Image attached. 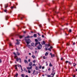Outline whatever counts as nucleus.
I'll use <instances>...</instances> for the list:
<instances>
[{
	"instance_id": "obj_1",
	"label": "nucleus",
	"mask_w": 77,
	"mask_h": 77,
	"mask_svg": "<svg viewBox=\"0 0 77 77\" xmlns=\"http://www.w3.org/2000/svg\"><path fill=\"white\" fill-rule=\"evenodd\" d=\"M35 47L38 49V50H41L42 47V46L40 44V42H36L35 43Z\"/></svg>"
},
{
	"instance_id": "obj_2",
	"label": "nucleus",
	"mask_w": 77,
	"mask_h": 77,
	"mask_svg": "<svg viewBox=\"0 0 77 77\" xmlns=\"http://www.w3.org/2000/svg\"><path fill=\"white\" fill-rule=\"evenodd\" d=\"M14 59H16V61L17 62H18L19 61V60H20V62L21 63V58H18V57H17V56H14Z\"/></svg>"
},
{
	"instance_id": "obj_3",
	"label": "nucleus",
	"mask_w": 77,
	"mask_h": 77,
	"mask_svg": "<svg viewBox=\"0 0 77 77\" xmlns=\"http://www.w3.org/2000/svg\"><path fill=\"white\" fill-rule=\"evenodd\" d=\"M55 69L54 67H53V69L52 70V73L51 74V75H53L52 77H54V75L55 74V70H54V69Z\"/></svg>"
},
{
	"instance_id": "obj_4",
	"label": "nucleus",
	"mask_w": 77,
	"mask_h": 77,
	"mask_svg": "<svg viewBox=\"0 0 77 77\" xmlns=\"http://www.w3.org/2000/svg\"><path fill=\"white\" fill-rule=\"evenodd\" d=\"M25 41L27 45H29V44L30 43V40L29 39H26Z\"/></svg>"
},
{
	"instance_id": "obj_5",
	"label": "nucleus",
	"mask_w": 77,
	"mask_h": 77,
	"mask_svg": "<svg viewBox=\"0 0 77 77\" xmlns=\"http://www.w3.org/2000/svg\"><path fill=\"white\" fill-rule=\"evenodd\" d=\"M18 20H19L20 18H20V20H23V17H22V15L21 14H19L18 15Z\"/></svg>"
},
{
	"instance_id": "obj_6",
	"label": "nucleus",
	"mask_w": 77,
	"mask_h": 77,
	"mask_svg": "<svg viewBox=\"0 0 77 77\" xmlns=\"http://www.w3.org/2000/svg\"><path fill=\"white\" fill-rule=\"evenodd\" d=\"M9 16H6L5 17V19L6 20H9Z\"/></svg>"
},
{
	"instance_id": "obj_7",
	"label": "nucleus",
	"mask_w": 77,
	"mask_h": 77,
	"mask_svg": "<svg viewBox=\"0 0 77 77\" xmlns=\"http://www.w3.org/2000/svg\"><path fill=\"white\" fill-rule=\"evenodd\" d=\"M65 63H66V64H67V63H69V65H71V64H72V63H71L70 62H69V61H66Z\"/></svg>"
},
{
	"instance_id": "obj_8",
	"label": "nucleus",
	"mask_w": 77,
	"mask_h": 77,
	"mask_svg": "<svg viewBox=\"0 0 77 77\" xmlns=\"http://www.w3.org/2000/svg\"><path fill=\"white\" fill-rule=\"evenodd\" d=\"M31 45L33 47H35V44L34 43H32L31 44Z\"/></svg>"
},
{
	"instance_id": "obj_9",
	"label": "nucleus",
	"mask_w": 77,
	"mask_h": 77,
	"mask_svg": "<svg viewBox=\"0 0 77 77\" xmlns=\"http://www.w3.org/2000/svg\"><path fill=\"white\" fill-rule=\"evenodd\" d=\"M24 62L26 64H28L29 63L28 61L26 60H24Z\"/></svg>"
},
{
	"instance_id": "obj_10",
	"label": "nucleus",
	"mask_w": 77,
	"mask_h": 77,
	"mask_svg": "<svg viewBox=\"0 0 77 77\" xmlns=\"http://www.w3.org/2000/svg\"><path fill=\"white\" fill-rule=\"evenodd\" d=\"M27 46L30 49H32V46L30 45H28Z\"/></svg>"
},
{
	"instance_id": "obj_11",
	"label": "nucleus",
	"mask_w": 77,
	"mask_h": 77,
	"mask_svg": "<svg viewBox=\"0 0 77 77\" xmlns=\"http://www.w3.org/2000/svg\"><path fill=\"white\" fill-rule=\"evenodd\" d=\"M32 68V66H31V67H27V69H31Z\"/></svg>"
},
{
	"instance_id": "obj_12",
	"label": "nucleus",
	"mask_w": 77,
	"mask_h": 77,
	"mask_svg": "<svg viewBox=\"0 0 77 77\" xmlns=\"http://www.w3.org/2000/svg\"><path fill=\"white\" fill-rule=\"evenodd\" d=\"M32 64H33V63H32V62H31L29 64V66H32Z\"/></svg>"
},
{
	"instance_id": "obj_13",
	"label": "nucleus",
	"mask_w": 77,
	"mask_h": 77,
	"mask_svg": "<svg viewBox=\"0 0 77 77\" xmlns=\"http://www.w3.org/2000/svg\"><path fill=\"white\" fill-rule=\"evenodd\" d=\"M45 42L44 41H43V42H42V45H45Z\"/></svg>"
},
{
	"instance_id": "obj_14",
	"label": "nucleus",
	"mask_w": 77,
	"mask_h": 77,
	"mask_svg": "<svg viewBox=\"0 0 77 77\" xmlns=\"http://www.w3.org/2000/svg\"><path fill=\"white\" fill-rule=\"evenodd\" d=\"M32 57L33 59H35V58H36V57L34 55H32Z\"/></svg>"
},
{
	"instance_id": "obj_15",
	"label": "nucleus",
	"mask_w": 77,
	"mask_h": 77,
	"mask_svg": "<svg viewBox=\"0 0 77 77\" xmlns=\"http://www.w3.org/2000/svg\"><path fill=\"white\" fill-rule=\"evenodd\" d=\"M16 41H17V42L16 43V44H20V42H18V40L17 39L16 40Z\"/></svg>"
},
{
	"instance_id": "obj_16",
	"label": "nucleus",
	"mask_w": 77,
	"mask_h": 77,
	"mask_svg": "<svg viewBox=\"0 0 77 77\" xmlns=\"http://www.w3.org/2000/svg\"><path fill=\"white\" fill-rule=\"evenodd\" d=\"M8 4H7L5 5V8H8Z\"/></svg>"
},
{
	"instance_id": "obj_17",
	"label": "nucleus",
	"mask_w": 77,
	"mask_h": 77,
	"mask_svg": "<svg viewBox=\"0 0 77 77\" xmlns=\"http://www.w3.org/2000/svg\"><path fill=\"white\" fill-rule=\"evenodd\" d=\"M48 54V52H46L45 54V56H47Z\"/></svg>"
},
{
	"instance_id": "obj_18",
	"label": "nucleus",
	"mask_w": 77,
	"mask_h": 77,
	"mask_svg": "<svg viewBox=\"0 0 77 77\" xmlns=\"http://www.w3.org/2000/svg\"><path fill=\"white\" fill-rule=\"evenodd\" d=\"M33 36L35 38H36V37L37 36V35L36 34H34Z\"/></svg>"
},
{
	"instance_id": "obj_19",
	"label": "nucleus",
	"mask_w": 77,
	"mask_h": 77,
	"mask_svg": "<svg viewBox=\"0 0 77 77\" xmlns=\"http://www.w3.org/2000/svg\"><path fill=\"white\" fill-rule=\"evenodd\" d=\"M18 66V65H14V66H15V69H17V66Z\"/></svg>"
},
{
	"instance_id": "obj_20",
	"label": "nucleus",
	"mask_w": 77,
	"mask_h": 77,
	"mask_svg": "<svg viewBox=\"0 0 77 77\" xmlns=\"http://www.w3.org/2000/svg\"><path fill=\"white\" fill-rule=\"evenodd\" d=\"M49 66H50V67H51V66H53V65H52V64H51V63H50Z\"/></svg>"
},
{
	"instance_id": "obj_21",
	"label": "nucleus",
	"mask_w": 77,
	"mask_h": 77,
	"mask_svg": "<svg viewBox=\"0 0 77 77\" xmlns=\"http://www.w3.org/2000/svg\"><path fill=\"white\" fill-rule=\"evenodd\" d=\"M57 10L56 7H55L53 9V11H55V12H56L55 11H56Z\"/></svg>"
},
{
	"instance_id": "obj_22",
	"label": "nucleus",
	"mask_w": 77,
	"mask_h": 77,
	"mask_svg": "<svg viewBox=\"0 0 77 77\" xmlns=\"http://www.w3.org/2000/svg\"><path fill=\"white\" fill-rule=\"evenodd\" d=\"M36 62V60H34L32 61L33 63H35Z\"/></svg>"
},
{
	"instance_id": "obj_23",
	"label": "nucleus",
	"mask_w": 77,
	"mask_h": 77,
	"mask_svg": "<svg viewBox=\"0 0 77 77\" xmlns=\"http://www.w3.org/2000/svg\"><path fill=\"white\" fill-rule=\"evenodd\" d=\"M70 45V44H69V43H67V44H66V45L67 46H69V45Z\"/></svg>"
},
{
	"instance_id": "obj_24",
	"label": "nucleus",
	"mask_w": 77,
	"mask_h": 77,
	"mask_svg": "<svg viewBox=\"0 0 77 77\" xmlns=\"http://www.w3.org/2000/svg\"><path fill=\"white\" fill-rule=\"evenodd\" d=\"M42 67V66L41 65H39L38 66V68L39 69H41Z\"/></svg>"
},
{
	"instance_id": "obj_25",
	"label": "nucleus",
	"mask_w": 77,
	"mask_h": 77,
	"mask_svg": "<svg viewBox=\"0 0 77 77\" xmlns=\"http://www.w3.org/2000/svg\"><path fill=\"white\" fill-rule=\"evenodd\" d=\"M73 64H74V65H73L74 66H76V65H77V64L76 63L75 64V63H74Z\"/></svg>"
},
{
	"instance_id": "obj_26",
	"label": "nucleus",
	"mask_w": 77,
	"mask_h": 77,
	"mask_svg": "<svg viewBox=\"0 0 77 77\" xmlns=\"http://www.w3.org/2000/svg\"><path fill=\"white\" fill-rule=\"evenodd\" d=\"M18 75V73H16L15 75V77H17Z\"/></svg>"
},
{
	"instance_id": "obj_27",
	"label": "nucleus",
	"mask_w": 77,
	"mask_h": 77,
	"mask_svg": "<svg viewBox=\"0 0 77 77\" xmlns=\"http://www.w3.org/2000/svg\"><path fill=\"white\" fill-rule=\"evenodd\" d=\"M35 69L36 70H38V66H36L35 67Z\"/></svg>"
},
{
	"instance_id": "obj_28",
	"label": "nucleus",
	"mask_w": 77,
	"mask_h": 77,
	"mask_svg": "<svg viewBox=\"0 0 77 77\" xmlns=\"http://www.w3.org/2000/svg\"><path fill=\"white\" fill-rule=\"evenodd\" d=\"M21 75L22 77H24V74H22Z\"/></svg>"
},
{
	"instance_id": "obj_29",
	"label": "nucleus",
	"mask_w": 77,
	"mask_h": 77,
	"mask_svg": "<svg viewBox=\"0 0 77 77\" xmlns=\"http://www.w3.org/2000/svg\"><path fill=\"white\" fill-rule=\"evenodd\" d=\"M4 11L5 12L7 13V9H5Z\"/></svg>"
},
{
	"instance_id": "obj_30",
	"label": "nucleus",
	"mask_w": 77,
	"mask_h": 77,
	"mask_svg": "<svg viewBox=\"0 0 77 77\" xmlns=\"http://www.w3.org/2000/svg\"><path fill=\"white\" fill-rule=\"evenodd\" d=\"M36 66V64L35 63H33L32 65V66Z\"/></svg>"
},
{
	"instance_id": "obj_31",
	"label": "nucleus",
	"mask_w": 77,
	"mask_h": 77,
	"mask_svg": "<svg viewBox=\"0 0 77 77\" xmlns=\"http://www.w3.org/2000/svg\"><path fill=\"white\" fill-rule=\"evenodd\" d=\"M14 8L15 9H16V6L15 5H13V6Z\"/></svg>"
},
{
	"instance_id": "obj_32",
	"label": "nucleus",
	"mask_w": 77,
	"mask_h": 77,
	"mask_svg": "<svg viewBox=\"0 0 77 77\" xmlns=\"http://www.w3.org/2000/svg\"><path fill=\"white\" fill-rule=\"evenodd\" d=\"M23 37V36H22V35H20L19 36L20 38H22Z\"/></svg>"
},
{
	"instance_id": "obj_33",
	"label": "nucleus",
	"mask_w": 77,
	"mask_h": 77,
	"mask_svg": "<svg viewBox=\"0 0 77 77\" xmlns=\"http://www.w3.org/2000/svg\"><path fill=\"white\" fill-rule=\"evenodd\" d=\"M43 59H45V56H43Z\"/></svg>"
},
{
	"instance_id": "obj_34",
	"label": "nucleus",
	"mask_w": 77,
	"mask_h": 77,
	"mask_svg": "<svg viewBox=\"0 0 77 77\" xmlns=\"http://www.w3.org/2000/svg\"><path fill=\"white\" fill-rule=\"evenodd\" d=\"M14 34H11V36H14Z\"/></svg>"
},
{
	"instance_id": "obj_35",
	"label": "nucleus",
	"mask_w": 77,
	"mask_h": 77,
	"mask_svg": "<svg viewBox=\"0 0 77 77\" xmlns=\"http://www.w3.org/2000/svg\"><path fill=\"white\" fill-rule=\"evenodd\" d=\"M8 13H9V14H11V13H12V11H10L8 12Z\"/></svg>"
},
{
	"instance_id": "obj_36",
	"label": "nucleus",
	"mask_w": 77,
	"mask_h": 77,
	"mask_svg": "<svg viewBox=\"0 0 77 77\" xmlns=\"http://www.w3.org/2000/svg\"><path fill=\"white\" fill-rule=\"evenodd\" d=\"M71 5H72V3H70L69 5V7H71Z\"/></svg>"
},
{
	"instance_id": "obj_37",
	"label": "nucleus",
	"mask_w": 77,
	"mask_h": 77,
	"mask_svg": "<svg viewBox=\"0 0 77 77\" xmlns=\"http://www.w3.org/2000/svg\"><path fill=\"white\" fill-rule=\"evenodd\" d=\"M17 55H18V56H19L20 54V53H18V52H17Z\"/></svg>"
},
{
	"instance_id": "obj_38",
	"label": "nucleus",
	"mask_w": 77,
	"mask_h": 77,
	"mask_svg": "<svg viewBox=\"0 0 77 77\" xmlns=\"http://www.w3.org/2000/svg\"><path fill=\"white\" fill-rule=\"evenodd\" d=\"M48 70L49 71H51V69H50V68H49L48 69Z\"/></svg>"
},
{
	"instance_id": "obj_39",
	"label": "nucleus",
	"mask_w": 77,
	"mask_h": 77,
	"mask_svg": "<svg viewBox=\"0 0 77 77\" xmlns=\"http://www.w3.org/2000/svg\"><path fill=\"white\" fill-rule=\"evenodd\" d=\"M46 45H47V46H48V47H49L50 46V44H46Z\"/></svg>"
},
{
	"instance_id": "obj_40",
	"label": "nucleus",
	"mask_w": 77,
	"mask_h": 77,
	"mask_svg": "<svg viewBox=\"0 0 77 77\" xmlns=\"http://www.w3.org/2000/svg\"><path fill=\"white\" fill-rule=\"evenodd\" d=\"M72 45H75V42H74L73 43Z\"/></svg>"
},
{
	"instance_id": "obj_41",
	"label": "nucleus",
	"mask_w": 77,
	"mask_h": 77,
	"mask_svg": "<svg viewBox=\"0 0 77 77\" xmlns=\"http://www.w3.org/2000/svg\"><path fill=\"white\" fill-rule=\"evenodd\" d=\"M28 73H31V72L29 70H28Z\"/></svg>"
},
{
	"instance_id": "obj_42",
	"label": "nucleus",
	"mask_w": 77,
	"mask_h": 77,
	"mask_svg": "<svg viewBox=\"0 0 77 77\" xmlns=\"http://www.w3.org/2000/svg\"><path fill=\"white\" fill-rule=\"evenodd\" d=\"M35 42H38V40L37 39H35Z\"/></svg>"
},
{
	"instance_id": "obj_43",
	"label": "nucleus",
	"mask_w": 77,
	"mask_h": 77,
	"mask_svg": "<svg viewBox=\"0 0 77 77\" xmlns=\"http://www.w3.org/2000/svg\"><path fill=\"white\" fill-rule=\"evenodd\" d=\"M55 56V55L54 54L52 55V58H53V57H54Z\"/></svg>"
},
{
	"instance_id": "obj_44",
	"label": "nucleus",
	"mask_w": 77,
	"mask_h": 77,
	"mask_svg": "<svg viewBox=\"0 0 77 77\" xmlns=\"http://www.w3.org/2000/svg\"><path fill=\"white\" fill-rule=\"evenodd\" d=\"M50 54L51 56V57L52 58V55H53V54H52V53H50Z\"/></svg>"
},
{
	"instance_id": "obj_45",
	"label": "nucleus",
	"mask_w": 77,
	"mask_h": 77,
	"mask_svg": "<svg viewBox=\"0 0 77 77\" xmlns=\"http://www.w3.org/2000/svg\"><path fill=\"white\" fill-rule=\"evenodd\" d=\"M39 26L40 27H42V25L39 24Z\"/></svg>"
},
{
	"instance_id": "obj_46",
	"label": "nucleus",
	"mask_w": 77,
	"mask_h": 77,
	"mask_svg": "<svg viewBox=\"0 0 77 77\" xmlns=\"http://www.w3.org/2000/svg\"><path fill=\"white\" fill-rule=\"evenodd\" d=\"M11 9H14V7L13 6L11 7Z\"/></svg>"
},
{
	"instance_id": "obj_47",
	"label": "nucleus",
	"mask_w": 77,
	"mask_h": 77,
	"mask_svg": "<svg viewBox=\"0 0 77 77\" xmlns=\"http://www.w3.org/2000/svg\"><path fill=\"white\" fill-rule=\"evenodd\" d=\"M38 53V52L37 51H35V54H37V53Z\"/></svg>"
},
{
	"instance_id": "obj_48",
	"label": "nucleus",
	"mask_w": 77,
	"mask_h": 77,
	"mask_svg": "<svg viewBox=\"0 0 77 77\" xmlns=\"http://www.w3.org/2000/svg\"><path fill=\"white\" fill-rule=\"evenodd\" d=\"M28 62H30V59H29L28 60Z\"/></svg>"
},
{
	"instance_id": "obj_49",
	"label": "nucleus",
	"mask_w": 77,
	"mask_h": 77,
	"mask_svg": "<svg viewBox=\"0 0 77 77\" xmlns=\"http://www.w3.org/2000/svg\"><path fill=\"white\" fill-rule=\"evenodd\" d=\"M42 69H44L45 68V67H44V66H43L42 67Z\"/></svg>"
},
{
	"instance_id": "obj_50",
	"label": "nucleus",
	"mask_w": 77,
	"mask_h": 77,
	"mask_svg": "<svg viewBox=\"0 0 77 77\" xmlns=\"http://www.w3.org/2000/svg\"><path fill=\"white\" fill-rule=\"evenodd\" d=\"M9 45L10 46H12V45L11 43H10L9 44Z\"/></svg>"
},
{
	"instance_id": "obj_51",
	"label": "nucleus",
	"mask_w": 77,
	"mask_h": 77,
	"mask_svg": "<svg viewBox=\"0 0 77 77\" xmlns=\"http://www.w3.org/2000/svg\"><path fill=\"white\" fill-rule=\"evenodd\" d=\"M13 54H14L15 55V56H17L16 55V53H15L13 52Z\"/></svg>"
},
{
	"instance_id": "obj_52",
	"label": "nucleus",
	"mask_w": 77,
	"mask_h": 77,
	"mask_svg": "<svg viewBox=\"0 0 77 77\" xmlns=\"http://www.w3.org/2000/svg\"><path fill=\"white\" fill-rule=\"evenodd\" d=\"M69 32H70V33H71V29H69Z\"/></svg>"
},
{
	"instance_id": "obj_53",
	"label": "nucleus",
	"mask_w": 77,
	"mask_h": 77,
	"mask_svg": "<svg viewBox=\"0 0 77 77\" xmlns=\"http://www.w3.org/2000/svg\"><path fill=\"white\" fill-rule=\"evenodd\" d=\"M26 38H30V36H28Z\"/></svg>"
},
{
	"instance_id": "obj_54",
	"label": "nucleus",
	"mask_w": 77,
	"mask_h": 77,
	"mask_svg": "<svg viewBox=\"0 0 77 77\" xmlns=\"http://www.w3.org/2000/svg\"><path fill=\"white\" fill-rule=\"evenodd\" d=\"M46 66H48V64L47 63V62H46Z\"/></svg>"
},
{
	"instance_id": "obj_55",
	"label": "nucleus",
	"mask_w": 77,
	"mask_h": 77,
	"mask_svg": "<svg viewBox=\"0 0 77 77\" xmlns=\"http://www.w3.org/2000/svg\"><path fill=\"white\" fill-rule=\"evenodd\" d=\"M48 50H49V51H51V49L50 48H49Z\"/></svg>"
},
{
	"instance_id": "obj_56",
	"label": "nucleus",
	"mask_w": 77,
	"mask_h": 77,
	"mask_svg": "<svg viewBox=\"0 0 77 77\" xmlns=\"http://www.w3.org/2000/svg\"><path fill=\"white\" fill-rule=\"evenodd\" d=\"M29 56H31V55H32V54H31V53H29Z\"/></svg>"
},
{
	"instance_id": "obj_57",
	"label": "nucleus",
	"mask_w": 77,
	"mask_h": 77,
	"mask_svg": "<svg viewBox=\"0 0 77 77\" xmlns=\"http://www.w3.org/2000/svg\"><path fill=\"white\" fill-rule=\"evenodd\" d=\"M63 58L62 57H61V60H63Z\"/></svg>"
},
{
	"instance_id": "obj_58",
	"label": "nucleus",
	"mask_w": 77,
	"mask_h": 77,
	"mask_svg": "<svg viewBox=\"0 0 77 77\" xmlns=\"http://www.w3.org/2000/svg\"><path fill=\"white\" fill-rule=\"evenodd\" d=\"M21 69L22 70V71H23V68H22V67L21 66Z\"/></svg>"
},
{
	"instance_id": "obj_59",
	"label": "nucleus",
	"mask_w": 77,
	"mask_h": 77,
	"mask_svg": "<svg viewBox=\"0 0 77 77\" xmlns=\"http://www.w3.org/2000/svg\"><path fill=\"white\" fill-rule=\"evenodd\" d=\"M42 38H44V35H42Z\"/></svg>"
},
{
	"instance_id": "obj_60",
	"label": "nucleus",
	"mask_w": 77,
	"mask_h": 77,
	"mask_svg": "<svg viewBox=\"0 0 77 77\" xmlns=\"http://www.w3.org/2000/svg\"><path fill=\"white\" fill-rule=\"evenodd\" d=\"M23 33H26V32L24 31H23Z\"/></svg>"
},
{
	"instance_id": "obj_61",
	"label": "nucleus",
	"mask_w": 77,
	"mask_h": 77,
	"mask_svg": "<svg viewBox=\"0 0 77 77\" xmlns=\"http://www.w3.org/2000/svg\"><path fill=\"white\" fill-rule=\"evenodd\" d=\"M73 77H75V75H73Z\"/></svg>"
},
{
	"instance_id": "obj_62",
	"label": "nucleus",
	"mask_w": 77,
	"mask_h": 77,
	"mask_svg": "<svg viewBox=\"0 0 77 77\" xmlns=\"http://www.w3.org/2000/svg\"><path fill=\"white\" fill-rule=\"evenodd\" d=\"M48 77H51V76H50V75H49L48 76Z\"/></svg>"
},
{
	"instance_id": "obj_63",
	"label": "nucleus",
	"mask_w": 77,
	"mask_h": 77,
	"mask_svg": "<svg viewBox=\"0 0 77 77\" xmlns=\"http://www.w3.org/2000/svg\"><path fill=\"white\" fill-rule=\"evenodd\" d=\"M26 28V27L25 26H23V28H24V29H25V28Z\"/></svg>"
},
{
	"instance_id": "obj_64",
	"label": "nucleus",
	"mask_w": 77,
	"mask_h": 77,
	"mask_svg": "<svg viewBox=\"0 0 77 77\" xmlns=\"http://www.w3.org/2000/svg\"><path fill=\"white\" fill-rule=\"evenodd\" d=\"M58 33V32H55V33H56V34H57Z\"/></svg>"
}]
</instances>
